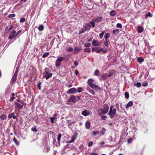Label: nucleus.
<instances>
[{"label": "nucleus", "instance_id": "obj_38", "mask_svg": "<svg viewBox=\"0 0 155 155\" xmlns=\"http://www.w3.org/2000/svg\"><path fill=\"white\" fill-rule=\"evenodd\" d=\"M125 96L126 98L128 99L129 97V94L127 92L125 93Z\"/></svg>", "mask_w": 155, "mask_h": 155}, {"label": "nucleus", "instance_id": "obj_7", "mask_svg": "<svg viewBox=\"0 0 155 155\" xmlns=\"http://www.w3.org/2000/svg\"><path fill=\"white\" fill-rule=\"evenodd\" d=\"M77 92V90L75 88H72L69 89L67 91V93L68 94H73Z\"/></svg>", "mask_w": 155, "mask_h": 155}, {"label": "nucleus", "instance_id": "obj_18", "mask_svg": "<svg viewBox=\"0 0 155 155\" xmlns=\"http://www.w3.org/2000/svg\"><path fill=\"white\" fill-rule=\"evenodd\" d=\"M133 102L132 101H129L127 104L126 106V108H128L129 107L132 106L133 105Z\"/></svg>", "mask_w": 155, "mask_h": 155}, {"label": "nucleus", "instance_id": "obj_57", "mask_svg": "<svg viewBox=\"0 0 155 155\" xmlns=\"http://www.w3.org/2000/svg\"><path fill=\"white\" fill-rule=\"evenodd\" d=\"M21 32V30H19V31H18L16 33H15V36H16H16H17Z\"/></svg>", "mask_w": 155, "mask_h": 155}, {"label": "nucleus", "instance_id": "obj_12", "mask_svg": "<svg viewBox=\"0 0 155 155\" xmlns=\"http://www.w3.org/2000/svg\"><path fill=\"white\" fill-rule=\"evenodd\" d=\"M90 114V112L89 111H87L86 110H85L81 112V114L82 115L85 116L89 115Z\"/></svg>", "mask_w": 155, "mask_h": 155}, {"label": "nucleus", "instance_id": "obj_42", "mask_svg": "<svg viewBox=\"0 0 155 155\" xmlns=\"http://www.w3.org/2000/svg\"><path fill=\"white\" fill-rule=\"evenodd\" d=\"M14 115V113H12L10 114H9L8 115V117L9 118H11L12 117L13 115Z\"/></svg>", "mask_w": 155, "mask_h": 155}, {"label": "nucleus", "instance_id": "obj_54", "mask_svg": "<svg viewBox=\"0 0 155 155\" xmlns=\"http://www.w3.org/2000/svg\"><path fill=\"white\" fill-rule=\"evenodd\" d=\"M93 144V142L91 141L89 142L88 143V145L89 147H91V146Z\"/></svg>", "mask_w": 155, "mask_h": 155}, {"label": "nucleus", "instance_id": "obj_60", "mask_svg": "<svg viewBox=\"0 0 155 155\" xmlns=\"http://www.w3.org/2000/svg\"><path fill=\"white\" fill-rule=\"evenodd\" d=\"M13 28V25H11L9 27V29H8V31H9L11 30Z\"/></svg>", "mask_w": 155, "mask_h": 155}, {"label": "nucleus", "instance_id": "obj_35", "mask_svg": "<svg viewBox=\"0 0 155 155\" xmlns=\"http://www.w3.org/2000/svg\"><path fill=\"white\" fill-rule=\"evenodd\" d=\"M110 36V34L109 33H107L105 36V39L106 40H107V38H108Z\"/></svg>", "mask_w": 155, "mask_h": 155}, {"label": "nucleus", "instance_id": "obj_9", "mask_svg": "<svg viewBox=\"0 0 155 155\" xmlns=\"http://www.w3.org/2000/svg\"><path fill=\"white\" fill-rule=\"evenodd\" d=\"M77 101V98L74 95L72 96L71 97L70 99L69 100V101L70 102H72L73 103H75Z\"/></svg>", "mask_w": 155, "mask_h": 155}, {"label": "nucleus", "instance_id": "obj_34", "mask_svg": "<svg viewBox=\"0 0 155 155\" xmlns=\"http://www.w3.org/2000/svg\"><path fill=\"white\" fill-rule=\"evenodd\" d=\"M13 141L17 145H19V143L18 142L17 140L15 137H14L13 138Z\"/></svg>", "mask_w": 155, "mask_h": 155}, {"label": "nucleus", "instance_id": "obj_61", "mask_svg": "<svg viewBox=\"0 0 155 155\" xmlns=\"http://www.w3.org/2000/svg\"><path fill=\"white\" fill-rule=\"evenodd\" d=\"M90 92L93 95L94 94V92L92 90H91L90 91Z\"/></svg>", "mask_w": 155, "mask_h": 155}, {"label": "nucleus", "instance_id": "obj_8", "mask_svg": "<svg viewBox=\"0 0 155 155\" xmlns=\"http://www.w3.org/2000/svg\"><path fill=\"white\" fill-rule=\"evenodd\" d=\"M94 81V80H92V79H90L88 80L87 82L88 84L91 88L93 87V86L94 84H93Z\"/></svg>", "mask_w": 155, "mask_h": 155}, {"label": "nucleus", "instance_id": "obj_21", "mask_svg": "<svg viewBox=\"0 0 155 155\" xmlns=\"http://www.w3.org/2000/svg\"><path fill=\"white\" fill-rule=\"evenodd\" d=\"M116 14V12L114 10H112L110 12V14L111 16H114Z\"/></svg>", "mask_w": 155, "mask_h": 155}, {"label": "nucleus", "instance_id": "obj_6", "mask_svg": "<svg viewBox=\"0 0 155 155\" xmlns=\"http://www.w3.org/2000/svg\"><path fill=\"white\" fill-rule=\"evenodd\" d=\"M78 135V133L77 132H75L72 136V139L71 140L68 142L69 143H73L74 140L76 139Z\"/></svg>", "mask_w": 155, "mask_h": 155}, {"label": "nucleus", "instance_id": "obj_30", "mask_svg": "<svg viewBox=\"0 0 155 155\" xmlns=\"http://www.w3.org/2000/svg\"><path fill=\"white\" fill-rule=\"evenodd\" d=\"M153 16L152 14H151V13L150 12H148L147 14H146V18L147 17H152Z\"/></svg>", "mask_w": 155, "mask_h": 155}, {"label": "nucleus", "instance_id": "obj_25", "mask_svg": "<svg viewBox=\"0 0 155 155\" xmlns=\"http://www.w3.org/2000/svg\"><path fill=\"white\" fill-rule=\"evenodd\" d=\"M15 104L16 105L17 107H18V108L19 109H21L23 108V106L21 104H19L18 103H15Z\"/></svg>", "mask_w": 155, "mask_h": 155}, {"label": "nucleus", "instance_id": "obj_41", "mask_svg": "<svg viewBox=\"0 0 155 155\" xmlns=\"http://www.w3.org/2000/svg\"><path fill=\"white\" fill-rule=\"evenodd\" d=\"M136 85V86L138 87H140L141 86V84L140 82H137L136 84H135L134 85Z\"/></svg>", "mask_w": 155, "mask_h": 155}, {"label": "nucleus", "instance_id": "obj_59", "mask_svg": "<svg viewBox=\"0 0 155 155\" xmlns=\"http://www.w3.org/2000/svg\"><path fill=\"white\" fill-rule=\"evenodd\" d=\"M74 64L76 66H77L78 65V62L77 61H75L74 63Z\"/></svg>", "mask_w": 155, "mask_h": 155}, {"label": "nucleus", "instance_id": "obj_47", "mask_svg": "<svg viewBox=\"0 0 155 155\" xmlns=\"http://www.w3.org/2000/svg\"><path fill=\"white\" fill-rule=\"evenodd\" d=\"M133 139L132 138H129L127 140V142L128 143H131L132 141L133 140Z\"/></svg>", "mask_w": 155, "mask_h": 155}, {"label": "nucleus", "instance_id": "obj_43", "mask_svg": "<svg viewBox=\"0 0 155 155\" xmlns=\"http://www.w3.org/2000/svg\"><path fill=\"white\" fill-rule=\"evenodd\" d=\"M31 130L33 132H36L38 131L37 130L35 127H32L31 128Z\"/></svg>", "mask_w": 155, "mask_h": 155}, {"label": "nucleus", "instance_id": "obj_44", "mask_svg": "<svg viewBox=\"0 0 155 155\" xmlns=\"http://www.w3.org/2000/svg\"><path fill=\"white\" fill-rule=\"evenodd\" d=\"M99 133L98 131H93L92 132L94 136H96Z\"/></svg>", "mask_w": 155, "mask_h": 155}, {"label": "nucleus", "instance_id": "obj_23", "mask_svg": "<svg viewBox=\"0 0 155 155\" xmlns=\"http://www.w3.org/2000/svg\"><path fill=\"white\" fill-rule=\"evenodd\" d=\"M38 29L40 31H42L44 29V27L42 25H40L38 28Z\"/></svg>", "mask_w": 155, "mask_h": 155}, {"label": "nucleus", "instance_id": "obj_2", "mask_svg": "<svg viewBox=\"0 0 155 155\" xmlns=\"http://www.w3.org/2000/svg\"><path fill=\"white\" fill-rule=\"evenodd\" d=\"M116 113V109L114 108L113 109V110H110L108 115L110 116V118H113L114 117Z\"/></svg>", "mask_w": 155, "mask_h": 155}, {"label": "nucleus", "instance_id": "obj_20", "mask_svg": "<svg viewBox=\"0 0 155 155\" xmlns=\"http://www.w3.org/2000/svg\"><path fill=\"white\" fill-rule=\"evenodd\" d=\"M114 71L113 70H111L109 71L108 74L107 75V76L110 77L112 76L113 75L114 73Z\"/></svg>", "mask_w": 155, "mask_h": 155}, {"label": "nucleus", "instance_id": "obj_31", "mask_svg": "<svg viewBox=\"0 0 155 155\" xmlns=\"http://www.w3.org/2000/svg\"><path fill=\"white\" fill-rule=\"evenodd\" d=\"M83 91V88L82 87H78L77 90V92H81Z\"/></svg>", "mask_w": 155, "mask_h": 155}, {"label": "nucleus", "instance_id": "obj_58", "mask_svg": "<svg viewBox=\"0 0 155 155\" xmlns=\"http://www.w3.org/2000/svg\"><path fill=\"white\" fill-rule=\"evenodd\" d=\"M101 119L103 120H105L106 118H107V116H102Z\"/></svg>", "mask_w": 155, "mask_h": 155}, {"label": "nucleus", "instance_id": "obj_22", "mask_svg": "<svg viewBox=\"0 0 155 155\" xmlns=\"http://www.w3.org/2000/svg\"><path fill=\"white\" fill-rule=\"evenodd\" d=\"M138 31L139 33L141 32L143 30V28L141 26H138L137 27Z\"/></svg>", "mask_w": 155, "mask_h": 155}, {"label": "nucleus", "instance_id": "obj_10", "mask_svg": "<svg viewBox=\"0 0 155 155\" xmlns=\"http://www.w3.org/2000/svg\"><path fill=\"white\" fill-rule=\"evenodd\" d=\"M102 20V18L101 17H98L97 18H95L94 20H92V21H94L96 22H99Z\"/></svg>", "mask_w": 155, "mask_h": 155}, {"label": "nucleus", "instance_id": "obj_28", "mask_svg": "<svg viewBox=\"0 0 155 155\" xmlns=\"http://www.w3.org/2000/svg\"><path fill=\"white\" fill-rule=\"evenodd\" d=\"M95 22L94 21H92V20L91 21L89 22V23L92 26L93 28H94L95 26Z\"/></svg>", "mask_w": 155, "mask_h": 155}, {"label": "nucleus", "instance_id": "obj_14", "mask_svg": "<svg viewBox=\"0 0 155 155\" xmlns=\"http://www.w3.org/2000/svg\"><path fill=\"white\" fill-rule=\"evenodd\" d=\"M84 27L85 29V30H88L90 29L91 28V25L88 23H86L84 26Z\"/></svg>", "mask_w": 155, "mask_h": 155}, {"label": "nucleus", "instance_id": "obj_37", "mask_svg": "<svg viewBox=\"0 0 155 155\" xmlns=\"http://www.w3.org/2000/svg\"><path fill=\"white\" fill-rule=\"evenodd\" d=\"M99 47V48H98L97 49V52H96L97 53H100V52H101V51L102 50V48H101V47Z\"/></svg>", "mask_w": 155, "mask_h": 155}, {"label": "nucleus", "instance_id": "obj_3", "mask_svg": "<svg viewBox=\"0 0 155 155\" xmlns=\"http://www.w3.org/2000/svg\"><path fill=\"white\" fill-rule=\"evenodd\" d=\"M64 58L63 57H61L57 59L56 63V66L57 68H58L60 66V63L63 60Z\"/></svg>", "mask_w": 155, "mask_h": 155}, {"label": "nucleus", "instance_id": "obj_13", "mask_svg": "<svg viewBox=\"0 0 155 155\" xmlns=\"http://www.w3.org/2000/svg\"><path fill=\"white\" fill-rule=\"evenodd\" d=\"M101 76L102 80H105L107 78V74L106 73H104L101 75Z\"/></svg>", "mask_w": 155, "mask_h": 155}, {"label": "nucleus", "instance_id": "obj_40", "mask_svg": "<svg viewBox=\"0 0 155 155\" xmlns=\"http://www.w3.org/2000/svg\"><path fill=\"white\" fill-rule=\"evenodd\" d=\"M41 82H39L37 85L38 88V89L39 90H41Z\"/></svg>", "mask_w": 155, "mask_h": 155}, {"label": "nucleus", "instance_id": "obj_36", "mask_svg": "<svg viewBox=\"0 0 155 155\" xmlns=\"http://www.w3.org/2000/svg\"><path fill=\"white\" fill-rule=\"evenodd\" d=\"M119 29H117L116 30H113V32L114 34H118L119 33Z\"/></svg>", "mask_w": 155, "mask_h": 155}, {"label": "nucleus", "instance_id": "obj_53", "mask_svg": "<svg viewBox=\"0 0 155 155\" xmlns=\"http://www.w3.org/2000/svg\"><path fill=\"white\" fill-rule=\"evenodd\" d=\"M108 41H109L108 40H106V41H105L104 42V44L105 45V46L107 47L108 46Z\"/></svg>", "mask_w": 155, "mask_h": 155}, {"label": "nucleus", "instance_id": "obj_55", "mask_svg": "<svg viewBox=\"0 0 155 155\" xmlns=\"http://www.w3.org/2000/svg\"><path fill=\"white\" fill-rule=\"evenodd\" d=\"M91 45V44L90 43H87L84 45V46L86 47H89Z\"/></svg>", "mask_w": 155, "mask_h": 155}, {"label": "nucleus", "instance_id": "obj_15", "mask_svg": "<svg viewBox=\"0 0 155 155\" xmlns=\"http://www.w3.org/2000/svg\"><path fill=\"white\" fill-rule=\"evenodd\" d=\"M81 48L76 47L74 50L73 52V53L76 54L79 51L81 50Z\"/></svg>", "mask_w": 155, "mask_h": 155}, {"label": "nucleus", "instance_id": "obj_39", "mask_svg": "<svg viewBox=\"0 0 155 155\" xmlns=\"http://www.w3.org/2000/svg\"><path fill=\"white\" fill-rule=\"evenodd\" d=\"M15 16V14H10L8 16V17L9 18L14 17Z\"/></svg>", "mask_w": 155, "mask_h": 155}, {"label": "nucleus", "instance_id": "obj_24", "mask_svg": "<svg viewBox=\"0 0 155 155\" xmlns=\"http://www.w3.org/2000/svg\"><path fill=\"white\" fill-rule=\"evenodd\" d=\"M12 97L9 100V101H13L15 98V94L14 93H13L12 94Z\"/></svg>", "mask_w": 155, "mask_h": 155}, {"label": "nucleus", "instance_id": "obj_5", "mask_svg": "<svg viewBox=\"0 0 155 155\" xmlns=\"http://www.w3.org/2000/svg\"><path fill=\"white\" fill-rule=\"evenodd\" d=\"M45 75L44 78L46 79H48L49 78L51 77L52 75V73H49L48 71H45Z\"/></svg>", "mask_w": 155, "mask_h": 155}, {"label": "nucleus", "instance_id": "obj_62", "mask_svg": "<svg viewBox=\"0 0 155 155\" xmlns=\"http://www.w3.org/2000/svg\"><path fill=\"white\" fill-rule=\"evenodd\" d=\"M102 51H102L103 53H104V54L105 53L107 52L105 50H104L103 48H102Z\"/></svg>", "mask_w": 155, "mask_h": 155}, {"label": "nucleus", "instance_id": "obj_48", "mask_svg": "<svg viewBox=\"0 0 155 155\" xmlns=\"http://www.w3.org/2000/svg\"><path fill=\"white\" fill-rule=\"evenodd\" d=\"M84 51L87 52H89L91 51V49L90 48H86L84 49Z\"/></svg>", "mask_w": 155, "mask_h": 155}, {"label": "nucleus", "instance_id": "obj_50", "mask_svg": "<svg viewBox=\"0 0 155 155\" xmlns=\"http://www.w3.org/2000/svg\"><path fill=\"white\" fill-rule=\"evenodd\" d=\"M116 26L117 28H120L122 27V25L120 23H118L117 24Z\"/></svg>", "mask_w": 155, "mask_h": 155}, {"label": "nucleus", "instance_id": "obj_46", "mask_svg": "<svg viewBox=\"0 0 155 155\" xmlns=\"http://www.w3.org/2000/svg\"><path fill=\"white\" fill-rule=\"evenodd\" d=\"M25 21V18H24L22 17L20 20V22H24Z\"/></svg>", "mask_w": 155, "mask_h": 155}, {"label": "nucleus", "instance_id": "obj_32", "mask_svg": "<svg viewBox=\"0 0 155 155\" xmlns=\"http://www.w3.org/2000/svg\"><path fill=\"white\" fill-rule=\"evenodd\" d=\"M61 137V134H59L58 136L57 140L58 142L59 143V142Z\"/></svg>", "mask_w": 155, "mask_h": 155}, {"label": "nucleus", "instance_id": "obj_49", "mask_svg": "<svg viewBox=\"0 0 155 155\" xmlns=\"http://www.w3.org/2000/svg\"><path fill=\"white\" fill-rule=\"evenodd\" d=\"M99 48V47H95V48H92V51H96V52H97V48Z\"/></svg>", "mask_w": 155, "mask_h": 155}, {"label": "nucleus", "instance_id": "obj_52", "mask_svg": "<svg viewBox=\"0 0 155 155\" xmlns=\"http://www.w3.org/2000/svg\"><path fill=\"white\" fill-rule=\"evenodd\" d=\"M105 131V128H102V130L101 131V134L102 135H104V134Z\"/></svg>", "mask_w": 155, "mask_h": 155}, {"label": "nucleus", "instance_id": "obj_17", "mask_svg": "<svg viewBox=\"0 0 155 155\" xmlns=\"http://www.w3.org/2000/svg\"><path fill=\"white\" fill-rule=\"evenodd\" d=\"M7 115L4 114H2L0 116V118L1 120H5L7 119Z\"/></svg>", "mask_w": 155, "mask_h": 155}, {"label": "nucleus", "instance_id": "obj_29", "mask_svg": "<svg viewBox=\"0 0 155 155\" xmlns=\"http://www.w3.org/2000/svg\"><path fill=\"white\" fill-rule=\"evenodd\" d=\"M99 71L98 70H96L94 71V75L95 76H98L99 74Z\"/></svg>", "mask_w": 155, "mask_h": 155}, {"label": "nucleus", "instance_id": "obj_27", "mask_svg": "<svg viewBox=\"0 0 155 155\" xmlns=\"http://www.w3.org/2000/svg\"><path fill=\"white\" fill-rule=\"evenodd\" d=\"M137 60L139 63H140L143 61L144 59L142 58L138 57L137 59Z\"/></svg>", "mask_w": 155, "mask_h": 155}, {"label": "nucleus", "instance_id": "obj_19", "mask_svg": "<svg viewBox=\"0 0 155 155\" xmlns=\"http://www.w3.org/2000/svg\"><path fill=\"white\" fill-rule=\"evenodd\" d=\"M91 126V123L89 121H87L85 123V127L87 129H89Z\"/></svg>", "mask_w": 155, "mask_h": 155}, {"label": "nucleus", "instance_id": "obj_56", "mask_svg": "<svg viewBox=\"0 0 155 155\" xmlns=\"http://www.w3.org/2000/svg\"><path fill=\"white\" fill-rule=\"evenodd\" d=\"M73 49L72 48L69 47L68 48V49L67 50L68 51L71 52L73 51Z\"/></svg>", "mask_w": 155, "mask_h": 155}, {"label": "nucleus", "instance_id": "obj_63", "mask_svg": "<svg viewBox=\"0 0 155 155\" xmlns=\"http://www.w3.org/2000/svg\"><path fill=\"white\" fill-rule=\"evenodd\" d=\"M81 30V32L83 33L86 30H85V29L84 28H82Z\"/></svg>", "mask_w": 155, "mask_h": 155}, {"label": "nucleus", "instance_id": "obj_4", "mask_svg": "<svg viewBox=\"0 0 155 155\" xmlns=\"http://www.w3.org/2000/svg\"><path fill=\"white\" fill-rule=\"evenodd\" d=\"M16 33V31L15 30H13L10 33L8 37V38L10 39H12L13 38H14L16 37L15 36V34Z\"/></svg>", "mask_w": 155, "mask_h": 155}, {"label": "nucleus", "instance_id": "obj_64", "mask_svg": "<svg viewBox=\"0 0 155 155\" xmlns=\"http://www.w3.org/2000/svg\"><path fill=\"white\" fill-rule=\"evenodd\" d=\"M89 155H98V154L96 153H92L90 154Z\"/></svg>", "mask_w": 155, "mask_h": 155}, {"label": "nucleus", "instance_id": "obj_16", "mask_svg": "<svg viewBox=\"0 0 155 155\" xmlns=\"http://www.w3.org/2000/svg\"><path fill=\"white\" fill-rule=\"evenodd\" d=\"M93 89H94L95 90L97 91L98 90H101V88L98 85H96L94 84L93 86V87H92Z\"/></svg>", "mask_w": 155, "mask_h": 155}, {"label": "nucleus", "instance_id": "obj_1", "mask_svg": "<svg viewBox=\"0 0 155 155\" xmlns=\"http://www.w3.org/2000/svg\"><path fill=\"white\" fill-rule=\"evenodd\" d=\"M103 109H101L100 110V112H99L98 115L101 116L102 114H106L109 110V107L107 104H105L103 106Z\"/></svg>", "mask_w": 155, "mask_h": 155}, {"label": "nucleus", "instance_id": "obj_51", "mask_svg": "<svg viewBox=\"0 0 155 155\" xmlns=\"http://www.w3.org/2000/svg\"><path fill=\"white\" fill-rule=\"evenodd\" d=\"M104 32H102L99 34V36H100V38L101 39L103 38V36L104 35Z\"/></svg>", "mask_w": 155, "mask_h": 155}, {"label": "nucleus", "instance_id": "obj_33", "mask_svg": "<svg viewBox=\"0 0 155 155\" xmlns=\"http://www.w3.org/2000/svg\"><path fill=\"white\" fill-rule=\"evenodd\" d=\"M49 52H46L45 53L42 55V57L43 58L47 57L49 54Z\"/></svg>", "mask_w": 155, "mask_h": 155}, {"label": "nucleus", "instance_id": "obj_26", "mask_svg": "<svg viewBox=\"0 0 155 155\" xmlns=\"http://www.w3.org/2000/svg\"><path fill=\"white\" fill-rule=\"evenodd\" d=\"M17 77L13 76L11 82L12 83H14L16 81Z\"/></svg>", "mask_w": 155, "mask_h": 155}, {"label": "nucleus", "instance_id": "obj_45", "mask_svg": "<svg viewBox=\"0 0 155 155\" xmlns=\"http://www.w3.org/2000/svg\"><path fill=\"white\" fill-rule=\"evenodd\" d=\"M56 118L54 117H51L50 118L51 122V123H54V120Z\"/></svg>", "mask_w": 155, "mask_h": 155}, {"label": "nucleus", "instance_id": "obj_11", "mask_svg": "<svg viewBox=\"0 0 155 155\" xmlns=\"http://www.w3.org/2000/svg\"><path fill=\"white\" fill-rule=\"evenodd\" d=\"M92 45L94 46H100L101 45V42L94 40L92 42Z\"/></svg>", "mask_w": 155, "mask_h": 155}]
</instances>
